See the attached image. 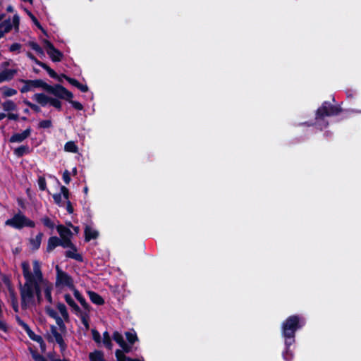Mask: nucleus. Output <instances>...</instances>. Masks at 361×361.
I'll use <instances>...</instances> for the list:
<instances>
[{"instance_id": "obj_1", "label": "nucleus", "mask_w": 361, "mask_h": 361, "mask_svg": "<svg viewBox=\"0 0 361 361\" xmlns=\"http://www.w3.org/2000/svg\"><path fill=\"white\" fill-rule=\"evenodd\" d=\"M33 273L30 271V263L24 261L21 263L23 275L25 280L23 285L19 283V289L21 297V306L23 309L27 307V304L34 300L36 295L38 302L42 300V288L40 283L44 282L43 274L39 261L32 262Z\"/></svg>"}, {"instance_id": "obj_2", "label": "nucleus", "mask_w": 361, "mask_h": 361, "mask_svg": "<svg viewBox=\"0 0 361 361\" xmlns=\"http://www.w3.org/2000/svg\"><path fill=\"white\" fill-rule=\"evenodd\" d=\"M306 324L305 319L299 314L288 317L281 324V336L285 345H292L295 342V334Z\"/></svg>"}, {"instance_id": "obj_3", "label": "nucleus", "mask_w": 361, "mask_h": 361, "mask_svg": "<svg viewBox=\"0 0 361 361\" xmlns=\"http://www.w3.org/2000/svg\"><path fill=\"white\" fill-rule=\"evenodd\" d=\"M343 111L348 114H361V110L355 109L343 110L339 105H332L329 102L325 101L316 111L315 120H324L325 117L337 116Z\"/></svg>"}, {"instance_id": "obj_4", "label": "nucleus", "mask_w": 361, "mask_h": 361, "mask_svg": "<svg viewBox=\"0 0 361 361\" xmlns=\"http://www.w3.org/2000/svg\"><path fill=\"white\" fill-rule=\"evenodd\" d=\"M32 99L41 106L44 107L49 104L59 111L62 109V103L57 97H51L44 93H36L32 97Z\"/></svg>"}, {"instance_id": "obj_5", "label": "nucleus", "mask_w": 361, "mask_h": 361, "mask_svg": "<svg viewBox=\"0 0 361 361\" xmlns=\"http://www.w3.org/2000/svg\"><path fill=\"white\" fill-rule=\"evenodd\" d=\"M46 92L60 99L68 101L73 98V94L61 84H56L53 86L47 84Z\"/></svg>"}, {"instance_id": "obj_6", "label": "nucleus", "mask_w": 361, "mask_h": 361, "mask_svg": "<svg viewBox=\"0 0 361 361\" xmlns=\"http://www.w3.org/2000/svg\"><path fill=\"white\" fill-rule=\"evenodd\" d=\"M42 43L53 62H60L62 60L63 54L56 49L49 40L44 39L42 40Z\"/></svg>"}, {"instance_id": "obj_7", "label": "nucleus", "mask_w": 361, "mask_h": 361, "mask_svg": "<svg viewBox=\"0 0 361 361\" xmlns=\"http://www.w3.org/2000/svg\"><path fill=\"white\" fill-rule=\"evenodd\" d=\"M20 81L25 84L20 90V91L22 93L29 92L32 88H42L44 91L47 90V83L41 79H36V80L21 79Z\"/></svg>"}, {"instance_id": "obj_8", "label": "nucleus", "mask_w": 361, "mask_h": 361, "mask_svg": "<svg viewBox=\"0 0 361 361\" xmlns=\"http://www.w3.org/2000/svg\"><path fill=\"white\" fill-rule=\"evenodd\" d=\"M56 285H63L66 286L71 289L73 290L75 286L73 285V281L71 276H69L66 272L60 269L59 266H56Z\"/></svg>"}, {"instance_id": "obj_9", "label": "nucleus", "mask_w": 361, "mask_h": 361, "mask_svg": "<svg viewBox=\"0 0 361 361\" xmlns=\"http://www.w3.org/2000/svg\"><path fill=\"white\" fill-rule=\"evenodd\" d=\"M25 216L20 211L16 214L11 219H7L5 222L6 226H11L16 229H22L24 228Z\"/></svg>"}, {"instance_id": "obj_10", "label": "nucleus", "mask_w": 361, "mask_h": 361, "mask_svg": "<svg viewBox=\"0 0 361 361\" xmlns=\"http://www.w3.org/2000/svg\"><path fill=\"white\" fill-rule=\"evenodd\" d=\"M32 129L30 127H28L21 133H14L9 138L10 142H21L27 137H28L31 134Z\"/></svg>"}, {"instance_id": "obj_11", "label": "nucleus", "mask_w": 361, "mask_h": 361, "mask_svg": "<svg viewBox=\"0 0 361 361\" xmlns=\"http://www.w3.org/2000/svg\"><path fill=\"white\" fill-rule=\"evenodd\" d=\"M65 256L66 258L75 259L79 262H83V257L81 254L78 253V247L73 243V247H70L69 250L65 251Z\"/></svg>"}, {"instance_id": "obj_12", "label": "nucleus", "mask_w": 361, "mask_h": 361, "mask_svg": "<svg viewBox=\"0 0 361 361\" xmlns=\"http://www.w3.org/2000/svg\"><path fill=\"white\" fill-rule=\"evenodd\" d=\"M50 329L56 342L59 344L61 350H64L67 345L63 338V336L59 332H58L57 329L54 325H51Z\"/></svg>"}, {"instance_id": "obj_13", "label": "nucleus", "mask_w": 361, "mask_h": 361, "mask_svg": "<svg viewBox=\"0 0 361 361\" xmlns=\"http://www.w3.org/2000/svg\"><path fill=\"white\" fill-rule=\"evenodd\" d=\"M85 241L90 242L91 240L97 239L99 237V232L92 229L90 226H86L84 231Z\"/></svg>"}, {"instance_id": "obj_14", "label": "nucleus", "mask_w": 361, "mask_h": 361, "mask_svg": "<svg viewBox=\"0 0 361 361\" xmlns=\"http://www.w3.org/2000/svg\"><path fill=\"white\" fill-rule=\"evenodd\" d=\"M58 246H61L60 238L57 236H51L48 239L46 251L51 252Z\"/></svg>"}, {"instance_id": "obj_15", "label": "nucleus", "mask_w": 361, "mask_h": 361, "mask_svg": "<svg viewBox=\"0 0 361 361\" xmlns=\"http://www.w3.org/2000/svg\"><path fill=\"white\" fill-rule=\"evenodd\" d=\"M64 299L66 303L73 309L75 314L79 315V313H81V310L80 307L77 305V303L72 298L71 295L68 293L64 295Z\"/></svg>"}, {"instance_id": "obj_16", "label": "nucleus", "mask_w": 361, "mask_h": 361, "mask_svg": "<svg viewBox=\"0 0 361 361\" xmlns=\"http://www.w3.org/2000/svg\"><path fill=\"white\" fill-rule=\"evenodd\" d=\"M73 290V295H74L75 298L80 303L82 307L85 310L90 311V306L87 302L85 298L82 296V295L80 293V291L78 290H77L75 288Z\"/></svg>"}, {"instance_id": "obj_17", "label": "nucleus", "mask_w": 361, "mask_h": 361, "mask_svg": "<svg viewBox=\"0 0 361 361\" xmlns=\"http://www.w3.org/2000/svg\"><path fill=\"white\" fill-rule=\"evenodd\" d=\"M56 230L60 235V238H59L60 239H62L63 238H66L73 237V235L72 231L68 228H67L66 226H65L62 224L58 225L56 226Z\"/></svg>"}, {"instance_id": "obj_18", "label": "nucleus", "mask_w": 361, "mask_h": 361, "mask_svg": "<svg viewBox=\"0 0 361 361\" xmlns=\"http://www.w3.org/2000/svg\"><path fill=\"white\" fill-rule=\"evenodd\" d=\"M88 295L91 302L97 305H102L104 304V298L97 293L94 291H88Z\"/></svg>"}, {"instance_id": "obj_19", "label": "nucleus", "mask_w": 361, "mask_h": 361, "mask_svg": "<svg viewBox=\"0 0 361 361\" xmlns=\"http://www.w3.org/2000/svg\"><path fill=\"white\" fill-rule=\"evenodd\" d=\"M43 233L39 232L37 234L35 238L30 239V243L33 250H37L40 247Z\"/></svg>"}, {"instance_id": "obj_20", "label": "nucleus", "mask_w": 361, "mask_h": 361, "mask_svg": "<svg viewBox=\"0 0 361 361\" xmlns=\"http://www.w3.org/2000/svg\"><path fill=\"white\" fill-rule=\"evenodd\" d=\"M90 361H106L104 357V353L100 350H94L89 355Z\"/></svg>"}, {"instance_id": "obj_21", "label": "nucleus", "mask_w": 361, "mask_h": 361, "mask_svg": "<svg viewBox=\"0 0 361 361\" xmlns=\"http://www.w3.org/2000/svg\"><path fill=\"white\" fill-rule=\"evenodd\" d=\"M28 46L36 51V53L41 57L44 56V52L42 48L35 42L30 41L28 42Z\"/></svg>"}, {"instance_id": "obj_22", "label": "nucleus", "mask_w": 361, "mask_h": 361, "mask_svg": "<svg viewBox=\"0 0 361 361\" xmlns=\"http://www.w3.org/2000/svg\"><path fill=\"white\" fill-rule=\"evenodd\" d=\"M125 336L130 345H133L138 341V337L134 330L132 331H126Z\"/></svg>"}, {"instance_id": "obj_23", "label": "nucleus", "mask_w": 361, "mask_h": 361, "mask_svg": "<svg viewBox=\"0 0 361 361\" xmlns=\"http://www.w3.org/2000/svg\"><path fill=\"white\" fill-rule=\"evenodd\" d=\"M16 73L17 70L16 69H5L4 71H1L3 78H4L5 81L12 80Z\"/></svg>"}, {"instance_id": "obj_24", "label": "nucleus", "mask_w": 361, "mask_h": 361, "mask_svg": "<svg viewBox=\"0 0 361 361\" xmlns=\"http://www.w3.org/2000/svg\"><path fill=\"white\" fill-rule=\"evenodd\" d=\"M64 150L68 152L77 153L78 147L73 141H68L64 145Z\"/></svg>"}, {"instance_id": "obj_25", "label": "nucleus", "mask_w": 361, "mask_h": 361, "mask_svg": "<svg viewBox=\"0 0 361 361\" xmlns=\"http://www.w3.org/2000/svg\"><path fill=\"white\" fill-rule=\"evenodd\" d=\"M45 288H44V295L47 300L49 303H52V298H51V290H52V285L49 283L47 281H45Z\"/></svg>"}, {"instance_id": "obj_26", "label": "nucleus", "mask_w": 361, "mask_h": 361, "mask_svg": "<svg viewBox=\"0 0 361 361\" xmlns=\"http://www.w3.org/2000/svg\"><path fill=\"white\" fill-rule=\"evenodd\" d=\"M291 345H285V350L282 353V356L286 361H291L293 359L294 355L290 349Z\"/></svg>"}, {"instance_id": "obj_27", "label": "nucleus", "mask_w": 361, "mask_h": 361, "mask_svg": "<svg viewBox=\"0 0 361 361\" xmlns=\"http://www.w3.org/2000/svg\"><path fill=\"white\" fill-rule=\"evenodd\" d=\"M29 152V147L27 145H21L14 150V154L18 157H23L25 154H27Z\"/></svg>"}, {"instance_id": "obj_28", "label": "nucleus", "mask_w": 361, "mask_h": 361, "mask_svg": "<svg viewBox=\"0 0 361 361\" xmlns=\"http://www.w3.org/2000/svg\"><path fill=\"white\" fill-rule=\"evenodd\" d=\"M2 107L5 111H14L16 109V104L12 100H6L2 104Z\"/></svg>"}, {"instance_id": "obj_29", "label": "nucleus", "mask_w": 361, "mask_h": 361, "mask_svg": "<svg viewBox=\"0 0 361 361\" xmlns=\"http://www.w3.org/2000/svg\"><path fill=\"white\" fill-rule=\"evenodd\" d=\"M103 343L107 349L111 350L112 348L113 344L107 331L103 333Z\"/></svg>"}, {"instance_id": "obj_30", "label": "nucleus", "mask_w": 361, "mask_h": 361, "mask_svg": "<svg viewBox=\"0 0 361 361\" xmlns=\"http://www.w3.org/2000/svg\"><path fill=\"white\" fill-rule=\"evenodd\" d=\"M40 221L45 227H47L49 229L52 230L55 227V224H54V221L49 217H48L47 216L41 218Z\"/></svg>"}, {"instance_id": "obj_31", "label": "nucleus", "mask_w": 361, "mask_h": 361, "mask_svg": "<svg viewBox=\"0 0 361 361\" xmlns=\"http://www.w3.org/2000/svg\"><path fill=\"white\" fill-rule=\"evenodd\" d=\"M72 238L73 237H69L60 239L61 246L63 248H70L73 247V243L71 240Z\"/></svg>"}, {"instance_id": "obj_32", "label": "nucleus", "mask_w": 361, "mask_h": 361, "mask_svg": "<svg viewBox=\"0 0 361 361\" xmlns=\"http://www.w3.org/2000/svg\"><path fill=\"white\" fill-rule=\"evenodd\" d=\"M1 27L4 28V31L6 33L9 32L12 30L13 25L11 23V20L9 18L4 20L3 22H1L0 23V28H1Z\"/></svg>"}, {"instance_id": "obj_33", "label": "nucleus", "mask_w": 361, "mask_h": 361, "mask_svg": "<svg viewBox=\"0 0 361 361\" xmlns=\"http://www.w3.org/2000/svg\"><path fill=\"white\" fill-rule=\"evenodd\" d=\"M40 67H42L43 69H44L51 78H58V74L56 73V71H54L52 68H51L47 63L43 62V63L42 64V66Z\"/></svg>"}, {"instance_id": "obj_34", "label": "nucleus", "mask_w": 361, "mask_h": 361, "mask_svg": "<svg viewBox=\"0 0 361 361\" xmlns=\"http://www.w3.org/2000/svg\"><path fill=\"white\" fill-rule=\"evenodd\" d=\"M80 317L81 319V322L82 324L85 326V328L86 330H88L90 329V324H89V316L87 313L82 312L79 313Z\"/></svg>"}, {"instance_id": "obj_35", "label": "nucleus", "mask_w": 361, "mask_h": 361, "mask_svg": "<svg viewBox=\"0 0 361 361\" xmlns=\"http://www.w3.org/2000/svg\"><path fill=\"white\" fill-rule=\"evenodd\" d=\"M23 104L29 106L32 111H34L35 113H39L41 111V108L39 106L32 103L27 99H23Z\"/></svg>"}, {"instance_id": "obj_36", "label": "nucleus", "mask_w": 361, "mask_h": 361, "mask_svg": "<svg viewBox=\"0 0 361 361\" xmlns=\"http://www.w3.org/2000/svg\"><path fill=\"white\" fill-rule=\"evenodd\" d=\"M57 309L63 318L66 319V318L68 317V313L66 307L63 303H61V302L58 303Z\"/></svg>"}, {"instance_id": "obj_37", "label": "nucleus", "mask_w": 361, "mask_h": 361, "mask_svg": "<svg viewBox=\"0 0 361 361\" xmlns=\"http://www.w3.org/2000/svg\"><path fill=\"white\" fill-rule=\"evenodd\" d=\"M52 127V121L50 119L42 120L38 123L39 128H50Z\"/></svg>"}, {"instance_id": "obj_38", "label": "nucleus", "mask_w": 361, "mask_h": 361, "mask_svg": "<svg viewBox=\"0 0 361 361\" xmlns=\"http://www.w3.org/2000/svg\"><path fill=\"white\" fill-rule=\"evenodd\" d=\"M113 339L115 341L116 343H117L119 345V346L125 342L122 334H120L118 331L114 332Z\"/></svg>"}, {"instance_id": "obj_39", "label": "nucleus", "mask_w": 361, "mask_h": 361, "mask_svg": "<svg viewBox=\"0 0 361 361\" xmlns=\"http://www.w3.org/2000/svg\"><path fill=\"white\" fill-rule=\"evenodd\" d=\"M17 94V90L11 87H4L3 94L4 97H12Z\"/></svg>"}, {"instance_id": "obj_40", "label": "nucleus", "mask_w": 361, "mask_h": 361, "mask_svg": "<svg viewBox=\"0 0 361 361\" xmlns=\"http://www.w3.org/2000/svg\"><path fill=\"white\" fill-rule=\"evenodd\" d=\"M39 188L41 191L47 190V182L44 176H39L37 180Z\"/></svg>"}, {"instance_id": "obj_41", "label": "nucleus", "mask_w": 361, "mask_h": 361, "mask_svg": "<svg viewBox=\"0 0 361 361\" xmlns=\"http://www.w3.org/2000/svg\"><path fill=\"white\" fill-rule=\"evenodd\" d=\"M16 321L18 325L20 326L24 329L26 334L28 333L30 330H31L28 324H26L23 320H22L18 316L16 317Z\"/></svg>"}, {"instance_id": "obj_42", "label": "nucleus", "mask_w": 361, "mask_h": 361, "mask_svg": "<svg viewBox=\"0 0 361 361\" xmlns=\"http://www.w3.org/2000/svg\"><path fill=\"white\" fill-rule=\"evenodd\" d=\"M61 76L66 79V80L70 83L71 85H72L73 86L77 87V86L79 84V81L75 78H71L65 74H61Z\"/></svg>"}, {"instance_id": "obj_43", "label": "nucleus", "mask_w": 361, "mask_h": 361, "mask_svg": "<svg viewBox=\"0 0 361 361\" xmlns=\"http://www.w3.org/2000/svg\"><path fill=\"white\" fill-rule=\"evenodd\" d=\"M25 11L27 14V16L30 18V19L32 20V21L33 22V23L37 27H41V24L39 22V20H37V18L32 14V13L31 11H30L29 10L27 9H25Z\"/></svg>"}, {"instance_id": "obj_44", "label": "nucleus", "mask_w": 361, "mask_h": 361, "mask_svg": "<svg viewBox=\"0 0 361 361\" xmlns=\"http://www.w3.org/2000/svg\"><path fill=\"white\" fill-rule=\"evenodd\" d=\"M117 361H127V356L124 355L121 350L117 349L115 352Z\"/></svg>"}, {"instance_id": "obj_45", "label": "nucleus", "mask_w": 361, "mask_h": 361, "mask_svg": "<svg viewBox=\"0 0 361 361\" xmlns=\"http://www.w3.org/2000/svg\"><path fill=\"white\" fill-rule=\"evenodd\" d=\"M68 102L72 105V106L76 109V110H82L83 106L81 103L77 101L73 100V99H71V100H68Z\"/></svg>"}, {"instance_id": "obj_46", "label": "nucleus", "mask_w": 361, "mask_h": 361, "mask_svg": "<svg viewBox=\"0 0 361 361\" xmlns=\"http://www.w3.org/2000/svg\"><path fill=\"white\" fill-rule=\"evenodd\" d=\"M92 338L96 343L101 342V335L95 329H92Z\"/></svg>"}, {"instance_id": "obj_47", "label": "nucleus", "mask_w": 361, "mask_h": 361, "mask_svg": "<svg viewBox=\"0 0 361 361\" xmlns=\"http://www.w3.org/2000/svg\"><path fill=\"white\" fill-rule=\"evenodd\" d=\"M13 26L14 27L15 30L16 31L19 29V25H20V17L18 14H15L13 17Z\"/></svg>"}, {"instance_id": "obj_48", "label": "nucleus", "mask_w": 361, "mask_h": 361, "mask_svg": "<svg viewBox=\"0 0 361 361\" xmlns=\"http://www.w3.org/2000/svg\"><path fill=\"white\" fill-rule=\"evenodd\" d=\"M27 56L32 60L33 62H35L37 65L41 66L43 62L38 60L31 52L28 51L27 52Z\"/></svg>"}, {"instance_id": "obj_49", "label": "nucleus", "mask_w": 361, "mask_h": 361, "mask_svg": "<svg viewBox=\"0 0 361 361\" xmlns=\"http://www.w3.org/2000/svg\"><path fill=\"white\" fill-rule=\"evenodd\" d=\"M63 180L66 184H69L71 180L70 172L68 170H65L63 173Z\"/></svg>"}, {"instance_id": "obj_50", "label": "nucleus", "mask_w": 361, "mask_h": 361, "mask_svg": "<svg viewBox=\"0 0 361 361\" xmlns=\"http://www.w3.org/2000/svg\"><path fill=\"white\" fill-rule=\"evenodd\" d=\"M60 193H61V195H63V196L65 199L68 200L70 193H69L68 189L66 186H64V185L61 186V192Z\"/></svg>"}, {"instance_id": "obj_51", "label": "nucleus", "mask_w": 361, "mask_h": 361, "mask_svg": "<svg viewBox=\"0 0 361 361\" xmlns=\"http://www.w3.org/2000/svg\"><path fill=\"white\" fill-rule=\"evenodd\" d=\"M32 355L35 361H47L43 355L37 353H32Z\"/></svg>"}, {"instance_id": "obj_52", "label": "nucleus", "mask_w": 361, "mask_h": 361, "mask_svg": "<svg viewBox=\"0 0 361 361\" xmlns=\"http://www.w3.org/2000/svg\"><path fill=\"white\" fill-rule=\"evenodd\" d=\"M22 45L20 43L15 42L12 44L9 47V51L11 52L18 51L20 49Z\"/></svg>"}, {"instance_id": "obj_53", "label": "nucleus", "mask_w": 361, "mask_h": 361, "mask_svg": "<svg viewBox=\"0 0 361 361\" xmlns=\"http://www.w3.org/2000/svg\"><path fill=\"white\" fill-rule=\"evenodd\" d=\"M120 347L123 349V353H128L131 351V346L126 343L125 341L123 344L120 345Z\"/></svg>"}, {"instance_id": "obj_54", "label": "nucleus", "mask_w": 361, "mask_h": 361, "mask_svg": "<svg viewBox=\"0 0 361 361\" xmlns=\"http://www.w3.org/2000/svg\"><path fill=\"white\" fill-rule=\"evenodd\" d=\"M55 320H56V323L59 326L61 330H65L66 329V326H65L62 319L59 316L57 317L55 319Z\"/></svg>"}, {"instance_id": "obj_55", "label": "nucleus", "mask_w": 361, "mask_h": 361, "mask_svg": "<svg viewBox=\"0 0 361 361\" xmlns=\"http://www.w3.org/2000/svg\"><path fill=\"white\" fill-rule=\"evenodd\" d=\"M35 223L25 216L24 227L34 228Z\"/></svg>"}, {"instance_id": "obj_56", "label": "nucleus", "mask_w": 361, "mask_h": 361, "mask_svg": "<svg viewBox=\"0 0 361 361\" xmlns=\"http://www.w3.org/2000/svg\"><path fill=\"white\" fill-rule=\"evenodd\" d=\"M53 199L54 202L58 204L61 205V193H56L53 195Z\"/></svg>"}, {"instance_id": "obj_57", "label": "nucleus", "mask_w": 361, "mask_h": 361, "mask_svg": "<svg viewBox=\"0 0 361 361\" xmlns=\"http://www.w3.org/2000/svg\"><path fill=\"white\" fill-rule=\"evenodd\" d=\"M66 211L68 214H73L74 212L73 207L71 201L68 200L66 202Z\"/></svg>"}, {"instance_id": "obj_58", "label": "nucleus", "mask_w": 361, "mask_h": 361, "mask_svg": "<svg viewBox=\"0 0 361 361\" xmlns=\"http://www.w3.org/2000/svg\"><path fill=\"white\" fill-rule=\"evenodd\" d=\"M77 88L79 89L82 92H87L89 90V88L87 85H82L80 82H79L78 85L77 86Z\"/></svg>"}, {"instance_id": "obj_59", "label": "nucleus", "mask_w": 361, "mask_h": 361, "mask_svg": "<svg viewBox=\"0 0 361 361\" xmlns=\"http://www.w3.org/2000/svg\"><path fill=\"white\" fill-rule=\"evenodd\" d=\"M47 357L48 358L51 360V361H70L68 359H55L54 357V353H49L48 355H47Z\"/></svg>"}, {"instance_id": "obj_60", "label": "nucleus", "mask_w": 361, "mask_h": 361, "mask_svg": "<svg viewBox=\"0 0 361 361\" xmlns=\"http://www.w3.org/2000/svg\"><path fill=\"white\" fill-rule=\"evenodd\" d=\"M6 116L10 120L17 121L19 118L18 114H13V113H8V114H6Z\"/></svg>"}, {"instance_id": "obj_61", "label": "nucleus", "mask_w": 361, "mask_h": 361, "mask_svg": "<svg viewBox=\"0 0 361 361\" xmlns=\"http://www.w3.org/2000/svg\"><path fill=\"white\" fill-rule=\"evenodd\" d=\"M2 281L5 285L10 286L11 281H10L9 277L7 275H6V274L2 275Z\"/></svg>"}, {"instance_id": "obj_62", "label": "nucleus", "mask_w": 361, "mask_h": 361, "mask_svg": "<svg viewBox=\"0 0 361 361\" xmlns=\"http://www.w3.org/2000/svg\"><path fill=\"white\" fill-rule=\"evenodd\" d=\"M32 341L38 343L39 344H41L43 342H44L42 337L39 335H37V336L35 338H33Z\"/></svg>"}, {"instance_id": "obj_63", "label": "nucleus", "mask_w": 361, "mask_h": 361, "mask_svg": "<svg viewBox=\"0 0 361 361\" xmlns=\"http://www.w3.org/2000/svg\"><path fill=\"white\" fill-rule=\"evenodd\" d=\"M49 314L54 319H56L57 317H59L58 314L53 310H49Z\"/></svg>"}, {"instance_id": "obj_64", "label": "nucleus", "mask_w": 361, "mask_h": 361, "mask_svg": "<svg viewBox=\"0 0 361 361\" xmlns=\"http://www.w3.org/2000/svg\"><path fill=\"white\" fill-rule=\"evenodd\" d=\"M27 334L31 340H32L33 338H35L37 336V335L34 333V331H32V329L30 330V331L28 333H27Z\"/></svg>"}]
</instances>
